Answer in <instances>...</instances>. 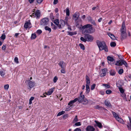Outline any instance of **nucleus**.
I'll return each mask as SVG.
<instances>
[{
  "label": "nucleus",
  "mask_w": 131,
  "mask_h": 131,
  "mask_svg": "<svg viewBox=\"0 0 131 131\" xmlns=\"http://www.w3.org/2000/svg\"><path fill=\"white\" fill-rule=\"evenodd\" d=\"M92 25L90 24L85 25L82 27V28L83 29L82 32L84 35H85L87 34H91L95 31V29L92 27Z\"/></svg>",
  "instance_id": "obj_1"
},
{
  "label": "nucleus",
  "mask_w": 131,
  "mask_h": 131,
  "mask_svg": "<svg viewBox=\"0 0 131 131\" xmlns=\"http://www.w3.org/2000/svg\"><path fill=\"white\" fill-rule=\"evenodd\" d=\"M96 42L100 50L101 51L104 50L105 52H108V49L104 42H101L99 40H97Z\"/></svg>",
  "instance_id": "obj_2"
},
{
  "label": "nucleus",
  "mask_w": 131,
  "mask_h": 131,
  "mask_svg": "<svg viewBox=\"0 0 131 131\" xmlns=\"http://www.w3.org/2000/svg\"><path fill=\"white\" fill-rule=\"evenodd\" d=\"M118 58L120 59V60L117 61L115 65L116 66H122L123 65L127 66L128 65L126 62L123 59L121 56H118Z\"/></svg>",
  "instance_id": "obj_3"
},
{
  "label": "nucleus",
  "mask_w": 131,
  "mask_h": 131,
  "mask_svg": "<svg viewBox=\"0 0 131 131\" xmlns=\"http://www.w3.org/2000/svg\"><path fill=\"white\" fill-rule=\"evenodd\" d=\"M112 113L114 117L118 122L123 124H125V122L122 119L120 118L118 116V115L115 112L113 111H112Z\"/></svg>",
  "instance_id": "obj_4"
},
{
  "label": "nucleus",
  "mask_w": 131,
  "mask_h": 131,
  "mask_svg": "<svg viewBox=\"0 0 131 131\" xmlns=\"http://www.w3.org/2000/svg\"><path fill=\"white\" fill-rule=\"evenodd\" d=\"M86 92L87 93H88L90 91V88L89 87V85L90 83V79L87 75L86 76Z\"/></svg>",
  "instance_id": "obj_5"
},
{
  "label": "nucleus",
  "mask_w": 131,
  "mask_h": 131,
  "mask_svg": "<svg viewBox=\"0 0 131 131\" xmlns=\"http://www.w3.org/2000/svg\"><path fill=\"white\" fill-rule=\"evenodd\" d=\"M34 13H33L32 15H30L31 17H36L37 18H38L40 16V12L39 10H37L35 11V9H34Z\"/></svg>",
  "instance_id": "obj_6"
},
{
  "label": "nucleus",
  "mask_w": 131,
  "mask_h": 131,
  "mask_svg": "<svg viewBox=\"0 0 131 131\" xmlns=\"http://www.w3.org/2000/svg\"><path fill=\"white\" fill-rule=\"evenodd\" d=\"M49 19L48 18H45L42 19L40 21V24L41 25L45 26L46 25L48 22Z\"/></svg>",
  "instance_id": "obj_7"
},
{
  "label": "nucleus",
  "mask_w": 131,
  "mask_h": 131,
  "mask_svg": "<svg viewBox=\"0 0 131 131\" xmlns=\"http://www.w3.org/2000/svg\"><path fill=\"white\" fill-rule=\"evenodd\" d=\"M107 59L108 63L110 65H112L113 64L115 60L113 57L108 56L107 57Z\"/></svg>",
  "instance_id": "obj_8"
},
{
  "label": "nucleus",
  "mask_w": 131,
  "mask_h": 131,
  "mask_svg": "<svg viewBox=\"0 0 131 131\" xmlns=\"http://www.w3.org/2000/svg\"><path fill=\"white\" fill-rule=\"evenodd\" d=\"M84 36V38L86 39L87 41H92L93 39V37L90 35L86 34Z\"/></svg>",
  "instance_id": "obj_9"
},
{
  "label": "nucleus",
  "mask_w": 131,
  "mask_h": 131,
  "mask_svg": "<svg viewBox=\"0 0 131 131\" xmlns=\"http://www.w3.org/2000/svg\"><path fill=\"white\" fill-rule=\"evenodd\" d=\"M60 24L58 25V27L59 28H63L65 25L66 24V23L64 22V20L61 19L60 20Z\"/></svg>",
  "instance_id": "obj_10"
},
{
  "label": "nucleus",
  "mask_w": 131,
  "mask_h": 131,
  "mask_svg": "<svg viewBox=\"0 0 131 131\" xmlns=\"http://www.w3.org/2000/svg\"><path fill=\"white\" fill-rule=\"evenodd\" d=\"M121 33H126V29L124 21H123V22L122 27L121 29Z\"/></svg>",
  "instance_id": "obj_11"
},
{
  "label": "nucleus",
  "mask_w": 131,
  "mask_h": 131,
  "mask_svg": "<svg viewBox=\"0 0 131 131\" xmlns=\"http://www.w3.org/2000/svg\"><path fill=\"white\" fill-rule=\"evenodd\" d=\"M107 71V69L106 68L102 69L101 71L100 72V76L102 77L105 76Z\"/></svg>",
  "instance_id": "obj_12"
},
{
  "label": "nucleus",
  "mask_w": 131,
  "mask_h": 131,
  "mask_svg": "<svg viewBox=\"0 0 131 131\" xmlns=\"http://www.w3.org/2000/svg\"><path fill=\"white\" fill-rule=\"evenodd\" d=\"M24 27L26 28H30L31 27V24L29 20L26 21L24 25Z\"/></svg>",
  "instance_id": "obj_13"
},
{
  "label": "nucleus",
  "mask_w": 131,
  "mask_h": 131,
  "mask_svg": "<svg viewBox=\"0 0 131 131\" xmlns=\"http://www.w3.org/2000/svg\"><path fill=\"white\" fill-rule=\"evenodd\" d=\"M95 130L94 128L92 126H88L86 128V131H94Z\"/></svg>",
  "instance_id": "obj_14"
},
{
  "label": "nucleus",
  "mask_w": 131,
  "mask_h": 131,
  "mask_svg": "<svg viewBox=\"0 0 131 131\" xmlns=\"http://www.w3.org/2000/svg\"><path fill=\"white\" fill-rule=\"evenodd\" d=\"M54 89L55 88H54L50 89L47 92H45V94L48 95H51L53 92Z\"/></svg>",
  "instance_id": "obj_15"
},
{
  "label": "nucleus",
  "mask_w": 131,
  "mask_h": 131,
  "mask_svg": "<svg viewBox=\"0 0 131 131\" xmlns=\"http://www.w3.org/2000/svg\"><path fill=\"white\" fill-rule=\"evenodd\" d=\"M85 98V96L84 95L80 96L78 98H77V101L79 103H81L82 102V101L84 100Z\"/></svg>",
  "instance_id": "obj_16"
},
{
  "label": "nucleus",
  "mask_w": 131,
  "mask_h": 131,
  "mask_svg": "<svg viewBox=\"0 0 131 131\" xmlns=\"http://www.w3.org/2000/svg\"><path fill=\"white\" fill-rule=\"evenodd\" d=\"M35 85V82L29 81L28 83V85L30 88L34 87Z\"/></svg>",
  "instance_id": "obj_17"
},
{
  "label": "nucleus",
  "mask_w": 131,
  "mask_h": 131,
  "mask_svg": "<svg viewBox=\"0 0 131 131\" xmlns=\"http://www.w3.org/2000/svg\"><path fill=\"white\" fill-rule=\"evenodd\" d=\"M79 16L80 14L79 13L76 12L73 15V18L75 19V20L76 21L78 19Z\"/></svg>",
  "instance_id": "obj_18"
},
{
  "label": "nucleus",
  "mask_w": 131,
  "mask_h": 131,
  "mask_svg": "<svg viewBox=\"0 0 131 131\" xmlns=\"http://www.w3.org/2000/svg\"><path fill=\"white\" fill-rule=\"evenodd\" d=\"M121 39L122 40L125 39L127 37V34L126 33H121Z\"/></svg>",
  "instance_id": "obj_19"
},
{
  "label": "nucleus",
  "mask_w": 131,
  "mask_h": 131,
  "mask_svg": "<svg viewBox=\"0 0 131 131\" xmlns=\"http://www.w3.org/2000/svg\"><path fill=\"white\" fill-rule=\"evenodd\" d=\"M107 35L112 39L113 40L116 39L115 36L113 34H112L111 32H109L107 33Z\"/></svg>",
  "instance_id": "obj_20"
},
{
  "label": "nucleus",
  "mask_w": 131,
  "mask_h": 131,
  "mask_svg": "<svg viewBox=\"0 0 131 131\" xmlns=\"http://www.w3.org/2000/svg\"><path fill=\"white\" fill-rule=\"evenodd\" d=\"M129 120V123H128V124L127 125V127L128 128V129H131V118L128 117Z\"/></svg>",
  "instance_id": "obj_21"
},
{
  "label": "nucleus",
  "mask_w": 131,
  "mask_h": 131,
  "mask_svg": "<svg viewBox=\"0 0 131 131\" xmlns=\"http://www.w3.org/2000/svg\"><path fill=\"white\" fill-rule=\"evenodd\" d=\"M105 105L108 107H111V105L110 102L107 100H105Z\"/></svg>",
  "instance_id": "obj_22"
},
{
  "label": "nucleus",
  "mask_w": 131,
  "mask_h": 131,
  "mask_svg": "<svg viewBox=\"0 0 131 131\" xmlns=\"http://www.w3.org/2000/svg\"><path fill=\"white\" fill-rule=\"evenodd\" d=\"M95 122L97 126L100 128H101L102 127V126L101 124L96 121H95Z\"/></svg>",
  "instance_id": "obj_23"
},
{
  "label": "nucleus",
  "mask_w": 131,
  "mask_h": 131,
  "mask_svg": "<svg viewBox=\"0 0 131 131\" xmlns=\"http://www.w3.org/2000/svg\"><path fill=\"white\" fill-rule=\"evenodd\" d=\"M77 101V98L75 99L74 100L71 101L68 104L69 105H70L71 104H72Z\"/></svg>",
  "instance_id": "obj_24"
},
{
  "label": "nucleus",
  "mask_w": 131,
  "mask_h": 131,
  "mask_svg": "<svg viewBox=\"0 0 131 131\" xmlns=\"http://www.w3.org/2000/svg\"><path fill=\"white\" fill-rule=\"evenodd\" d=\"M5 70H2L0 71V74L1 76L4 77L5 74Z\"/></svg>",
  "instance_id": "obj_25"
},
{
  "label": "nucleus",
  "mask_w": 131,
  "mask_h": 131,
  "mask_svg": "<svg viewBox=\"0 0 131 131\" xmlns=\"http://www.w3.org/2000/svg\"><path fill=\"white\" fill-rule=\"evenodd\" d=\"M110 73L111 75L112 76L116 74V72L114 70H111L110 71Z\"/></svg>",
  "instance_id": "obj_26"
},
{
  "label": "nucleus",
  "mask_w": 131,
  "mask_h": 131,
  "mask_svg": "<svg viewBox=\"0 0 131 131\" xmlns=\"http://www.w3.org/2000/svg\"><path fill=\"white\" fill-rule=\"evenodd\" d=\"M88 101L86 99L84 98V100L81 103H82L83 104L85 105L88 104Z\"/></svg>",
  "instance_id": "obj_27"
},
{
  "label": "nucleus",
  "mask_w": 131,
  "mask_h": 131,
  "mask_svg": "<svg viewBox=\"0 0 131 131\" xmlns=\"http://www.w3.org/2000/svg\"><path fill=\"white\" fill-rule=\"evenodd\" d=\"M67 32L68 33V35L71 36L77 34V32H72L70 31H68Z\"/></svg>",
  "instance_id": "obj_28"
},
{
  "label": "nucleus",
  "mask_w": 131,
  "mask_h": 131,
  "mask_svg": "<svg viewBox=\"0 0 131 131\" xmlns=\"http://www.w3.org/2000/svg\"><path fill=\"white\" fill-rule=\"evenodd\" d=\"M78 121V117L77 115H76L75 118H74V119L73 120L72 123H75L76 122H77Z\"/></svg>",
  "instance_id": "obj_29"
},
{
  "label": "nucleus",
  "mask_w": 131,
  "mask_h": 131,
  "mask_svg": "<svg viewBox=\"0 0 131 131\" xmlns=\"http://www.w3.org/2000/svg\"><path fill=\"white\" fill-rule=\"evenodd\" d=\"M81 125V123L80 122H76L75 123L74 126H79Z\"/></svg>",
  "instance_id": "obj_30"
},
{
  "label": "nucleus",
  "mask_w": 131,
  "mask_h": 131,
  "mask_svg": "<svg viewBox=\"0 0 131 131\" xmlns=\"http://www.w3.org/2000/svg\"><path fill=\"white\" fill-rule=\"evenodd\" d=\"M45 30H47L48 31H49V32L50 33V32L51 31V29L50 28H49L48 26H46L45 27Z\"/></svg>",
  "instance_id": "obj_31"
},
{
  "label": "nucleus",
  "mask_w": 131,
  "mask_h": 131,
  "mask_svg": "<svg viewBox=\"0 0 131 131\" xmlns=\"http://www.w3.org/2000/svg\"><path fill=\"white\" fill-rule=\"evenodd\" d=\"M36 37V36L35 34H32L31 35V39H34Z\"/></svg>",
  "instance_id": "obj_32"
},
{
  "label": "nucleus",
  "mask_w": 131,
  "mask_h": 131,
  "mask_svg": "<svg viewBox=\"0 0 131 131\" xmlns=\"http://www.w3.org/2000/svg\"><path fill=\"white\" fill-rule=\"evenodd\" d=\"M54 23L56 25L58 26V25H59V20L58 19H56L54 21Z\"/></svg>",
  "instance_id": "obj_33"
},
{
  "label": "nucleus",
  "mask_w": 131,
  "mask_h": 131,
  "mask_svg": "<svg viewBox=\"0 0 131 131\" xmlns=\"http://www.w3.org/2000/svg\"><path fill=\"white\" fill-rule=\"evenodd\" d=\"M65 113V112L63 111H62L61 112H59L57 114V116H60Z\"/></svg>",
  "instance_id": "obj_34"
},
{
  "label": "nucleus",
  "mask_w": 131,
  "mask_h": 131,
  "mask_svg": "<svg viewBox=\"0 0 131 131\" xmlns=\"http://www.w3.org/2000/svg\"><path fill=\"white\" fill-rule=\"evenodd\" d=\"M9 85L8 84L5 85L4 86V88L6 90H8L9 88Z\"/></svg>",
  "instance_id": "obj_35"
},
{
  "label": "nucleus",
  "mask_w": 131,
  "mask_h": 131,
  "mask_svg": "<svg viewBox=\"0 0 131 131\" xmlns=\"http://www.w3.org/2000/svg\"><path fill=\"white\" fill-rule=\"evenodd\" d=\"M66 13L67 16H69L70 15V12L68 8H67L66 9Z\"/></svg>",
  "instance_id": "obj_36"
},
{
  "label": "nucleus",
  "mask_w": 131,
  "mask_h": 131,
  "mask_svg": "<svg viewBox=\"0 0 131 131\" xmlns=\"http://www.w3.org/2000/svg\"><path fill=\"white\" fill-rule=\"evenodd\" d=\"M116 45V43L114 42H112L110 43V46L112 47H115Z\"/></svg>",
  "instance_id": "obj_37"
},
{
  "label": "nucleus",
  "mask_w": 131,
  "mask_h": 131,
  "mask_svg": "<svg viewBox=\"0 0 131 131\" xmlns=\"http://www.w3.org/2000/svg\"><path fill=\"white\" fill-rule=\"evenodd\" d=\"M63 66H61L62 69L61 70V73H65V70L63 68Z\"/></svg>",
  "instance_id": "obj_38"
},
{
  "label": "nucleus",
  "mask_w": 131,
  "mask_h": 131,
  "mask_svg": "<svg viewBox=\"0 0 131 131\" xmlns=\"http://www.w3.org/2000/svg\"><path fill=\"white\" fill-rule=\"evenodd\" d=\"M123 72L124 70L122 69H120L118 71V73L119 74H121Z\"/></svg>",
  "instance_id": "obj_39"
},
{
  "label": "nucleus",
  "mask_w": 131,
  "mask_h": 131,
  "mask_svg": "<svg viewBox=\"0 0 131 131\" xmlns=\"http://www.w3.org/2000/svg\"><path fill=\"white\" fill-rule=\"evenodd\" d=\"M79 46L81 49H83V50L85 49V47L82 44L80 43L79 44Z\"/></svg>",
  "instance_id": "obj_40"
},
{
  "label": "nucleus",
  "mask_w": 131,
  "mask_h": 131,
  "mask_svg": "<svg viewBox=\"0 0 131 131\" xmlns=\"http://www.w3.org/2000/svg\"><path fill=\"white\" fill-rule=\"evenodd\" d=\"M102 86H105L106 88H109L110 86L108 84H102Z\"/></svg>",
  "instance_id": "obj_41"
},
{
  "label": "nucleus",
  "mask_w": 131,
  "mask_h": 131,
  "mask_svg": "<svg viewBox=\"0 0 131 131\" xmlns=\"http://www.w3.org/2000/svg\"><path fill=\"white\" fill-rule=\"evenodd\" d=\"M58 80V78L56 76H55L53 79V82L54 83H56Z\"/></svg>",
  "instance_id": "obj_42"
},
{
  "label": "nucleus",
  "mask_w": 131,
  "mask_h": 131,
  "mask_svg": "<svg viewBox=\"0 0 131 131\" xmlns=\"http://www.w3.org/2000/svg\"><path fill=\"white\" fill-rule=\"evenodd\" d=\"M96 84H93L91 86V90H93Z\"/></svg>",
  "instance_id": "obj_43"
},
{
  "label": "nucleus",
  "mask_w": 131,
  "mask_h": 131,
  "mask_svg": "<svg viewBox=\"0 0 131 131\" xmlns=\"http://www.w3.org/2000/svg\"><path fill=\"white\" fill-rule=\"evenodd\" d=\"M112 92V91L110 90H107L106 91V93L107 94H110Z\"/></svg>",
  "instance_id": "obj_44"
},
{
  "label": "nucleus",
  "mask_w": 131,
  "mask_h": 131,
  "mask_svg": "<svg viewBox=\"0 0 131 131\" xmlns=\"http://www.w3.org/2000/svg\"><path fill=\"white\" fill-rule=\"evenodd\" d=\"M14 60L15 62L16 63H19L18 59L17 57H15L14 58Z\"/></svg>",
  "instance_id": "obj_45"
},
{
  "label": "nucleus",
  "mask_w": 131,
  "mask_h": 131,
  "mask_svg": "<svg viewBox=\"0 0 131 131\" xmlns=\"http://www.w3.org/2000/svg\"><path fill=\"white\" fill-rule=\"evenodd\" d=\"M68 18L67 17H66L65 18L64 20V22L66 23V25H68V23L67 21L68 20Z\"/></svg>",
  "instance_id": "obj_46"
},
{
  "label": "nucleus",
  "mask_w": 131,
  "mask_h": 131,
  "mask_svg": "<svg viewBox=\"0 0 131 131\" xmlns=\"http://www.w3.org/2000/svg\"><path fill=\"white\" fill-rule=\"evenodd\" d=\"M6 38V36L5 35V34H3L1 36V38L3 40H4Z\"/></svg>",
  "instance_id": "obj_47"
},
{
  "label": "nucleus",
  "mask_w": 131,
  "mask_h": 131,
  "mask_svg": "<svg viewBox=\"0 0 131 131\" xmlns=\"http://www.w3.org/2000/svg\"><path fill=\"white\" fill-rule=\"evenodd\" d=\"M119 90L120 92L121 93H124V90L122 88H119Z\"/></svg>",
  "instance_id": "obj_48"
},
{
  "label": "nucleus",
  "mask_w": 131,
  "mask_h": 131,
  "mask_svg": "<svg viewBox=\"0 0 131 131\" xmlns=\"http://www.w3.org/2000/svg\"><path fill=\"white\" fill-rule=\"evenodd\" d=\"M80 39L81 40L83 41L84 42H85L86 41V39L84 38L83 37H81L80 38Z\"/></svg>",
  "instance_id": "obj_49"
},
{
  "label": "nucleus",
  "mask_w": 131,
  "mask_h": 131,
  "mask_svg": "<svg viewBox=\"0 0 131 131\" xmlns=\"http://www.w3.org/2000/svg\"><path fill=\"white\" fill-rule=\"evenodd\" d=\"M50 17L51 19H54V16L52 13H51L50 14Z\"/></svg>",
  "instance_id": "obj_50"
},
{
  "label": "nucleus",
  "mask_w": 131,
  "mask_h": 131,
  "mask_svg": "<svg viewBox=\"0 0 131 131\" xmlns=\"http://www.w3.org/2000/svg\"><path fill=\"white\" fill-rule=\"evenodd\" d=\"M99 8L98 6L97 5L96 6L93 7L92 8V10H95V9H98Z\"/></svg>",
  "instance_id": "obj_51"
},
{
  "label": "nucleus",
  "mask_w": 131,
  "mask_h": 131,
  "mask_svg": "<svg viewBox=\"0 0 131 131\" xmlns=\"http://www.w3.org/2000/svg\"><path fill=\"white\" fill-rule=\"evenodd\" d=\"M59 64L60 66H62V65L63 66L64 65V63L63 61H61L59 63Z\"/></svg>",
  "instance_id": "obj_52"
},
{
  "label": "nucleus",
  "mask_w": 131,
  "mask_h": 131,
  "mask_svg": "<svg viewBox=\"0 0 131 131\" xmlns=\"http://www.w3.org/2000/svg\"><path fill=\"white\" fill-rule=\"evenodd\" d=\"M42 32V31L41 30H38L37 31V33L39 34H41Z\"/></svg>",
  "instance_id": "obj_53"
},
{
  "label": "nucleus",
  "mask_w": 131,
  "mask_h": 131,
  "mask_svg": "<svg viewBox=\"0 0 131 131\" xmlns=\"http://www.w3.org/2000/svg\"><path fill=\"white\" fill-rule=\"evenodd\" d=\"M43 0H36L37 2L39 4H41Z\"/></svg>",
  "instance_id": "obj_54"
},
{
  "label": "nucleus",
  "mask_w": 131,
  "mask_h": 131,
  "mask_svg": "<svg viewBox=\"0 0 131 131\" xmlns=\"http://www.w3.org/2000/svg\"><path fill=\"white\" fill-rule=\"evenodd\" d=\"M52 28L54 30H56L57 29V27L56 26L54 25H53L52 26Z\"/></svg>",
  "instance_id": "obj_55"
},
{
  "label": "nucleus",
  "mask_w": 131,
  "mask_h": 131,
  "mask_svg": "<svg viewBox=\"0 0 131 131\" xmlns=\"http://www.w3.org/2000/svg\"><path fill=\"white\" fill-rule=\"evenodd\" d=\"M67 25V26L68 27V30H72V29L71 28V27L68 24V25Z\"/></svg>",
  "instance_id": "obj_56"
},
{
  "label": "nucleus",
  "mask_w": 131,
  "mask_h": 131,
  "mask_svg": "<svg viewBox=\"0 0 131 131\" xmlns=\"http://www.w3.org/2000/svg\"><path fill=\"white\" fill-rule=\"evenodd\" d=\"M74 131H81V130L79 128H77L74 130Z\"/></svg>",
  "instance_id": "obj_57"
},
{
  "label": "nucleus",
  "mask_w": 131,
  "mask_h": 131,
  "mask_svg": "<svg viewBox=\"0 0 131 131\" xmlns=\"http://www.w3.org/2000/svg\"><path fill=\"white\" fill-rule=\"evenodd\" d=\"M6 46L5 45H3L2 46V49L3 50H5L6 49Z\"/></svg>",
  "instance_id": "obj_58"
},
{
  "label": "nucleus",
  "mask_w": 131,
  "mask_h": 131,
  "mask_svg": "<svg viewBox=\"0 0 131 131\" xmlns=\"http://www.w3.org/2000/svg\"><path fill=\"white\" fill-rule=\"evenodd\" d=\"M58 2V0H54L53 2V4H56Z\"/></svg>",
  "instance_id": "obj_59"
},
{
  "label": "nucleus",
  "mask_w": 131,
  "mask_h": 131,
  "mask_svg": "<svg viewBox=\"0 0 131 131\" xmlns=\"http://www.w3.org/2000/svg\"><path fill=\"white\" fill-rule=\"evenodd\" d=\"M121 96L123 98L125 97L126 95L124 93H122Z\"/></svg>",
  "instance_id": "obj_60"
},
{
  "label": "nucleus",
  "mask_w": 131,
  "mask_h": 131,
  "mask_svg": "<svg viewBox=\"0 0 131 131\" xmlns=\"http://www.w3.org/2000/svg\"><path fill=\"white\" fill-rule=\"evenodd\" d=\"M34 97H31V98H30V99H29V100H30L31 101H32L33 100H34Z\"/></svg>",
  "instance_id": "obj_61"
},
{
  "label": "nucleus",
  "mask_w": 131,
  "mask_h": 131,
  "mask_svg": "<svg viewBox=\"0 0 131 131\" xmlns=\"http://www.w3.org/2000/svg\"><path fill=\"white\" fill-rule=\"evenodd\" d=\"M55 11L56 13H57L58 11V9L57 8H56L55 10Z\"/></svg>",
  "instance_id": "obj_62"
},
{
  "label": "nucleus",
  "mask_w": 131,
  "mask_h": 131,
  "mask_svg": "<svg viewBox=\"0 0 131 131\" xmlns=\"http://www.w3.org/2000/svg\"><path fill=\"white\" fill-rule=\"evenodd\" d=\"M19 33H16L15 34V36L16 37H17L18 36V35H19Z\"/></svg>",
  "instance_id": "obj_63"
},
{
  "label": "nucleus",
  "mask_w": 131,
  "mask_h": 131,
  "mask_svg": "<svg viewBox=\"0 0 131 131\" xmlns=\"http://www.w3.org/2000/svg\"><path fill=\"white\" fill-rule=\"evenodd\" d=\"M34 0H29V2L30 3H32L34 2Z\"/></svg>",
  "instance_id": "obj_64"
}]
</instances>
